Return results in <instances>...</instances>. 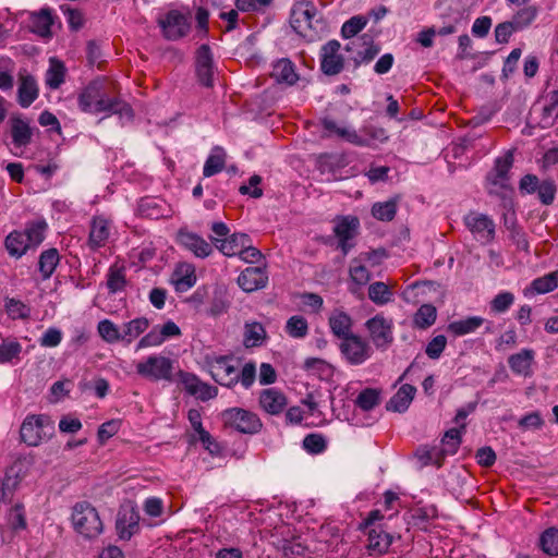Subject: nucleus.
<instances>
[{"label":"nucleus","mask_w":558,"mask_h":558,"mask_svg":"<svg viewBox=\"0 0 558 558\" xmlns=\"http://www.w3.org/2000/svg\"><path fill=\"white\" fill-rule=\"evenodd\" d=\"M77 104L83 112L90 114L133 117L132 108L120 97L117 85L107 78L94 80L85 86L78 94Z\"/></svg>","instance_id":"nucleus-1"},{"label":"nucleus","mask_w":558,"mask_h":558,"mask_svg":"<svg viewBox=\"0 0 558 558\" xmlns=\"http://www.w3.org/2000/svg\"><path fill=\"white\" fill-rule=\"evenodd\" d=\"M72 524L74 530L87 539L99 536L104 530L97 510L87 501L77 502L73 507Z\"/></svg>","instance_id":"nucleus-2"},{"label":"nucleus","mask_w":558,"mask_h":558,"mask_svg":"<svg viewBox=\"0 0 558 558\" xmlns=\"http://www.w3.org/2000/svg\"><path fill=\"white\" fill-rule=\"evenodd\" d=\"M54 433V422L46 414L27 415L20 428L21 440L31 447L40 445Z\"/></svg>","instance_id":"nucleus-3"},{"label":"nucleus","mask_w":558,"mask_h":558,"mask_svg":"<svg viewBox=\"0 0 558 558\" xmlns=\"http://www.w3.org/2000/svg\"><path fill=\"white\" fill-rule=\"evenodd\" d=\"M205 361L217 384L232 388L239 383V365L234 364L236 360L232 355L206 356Z\"/></svg>","instance_id":"nucleus-4"},{"label":"nucleus","mask_w":558,"mask_h":558,"mask_svg":"<svg viewBox=\"0 0 558 558\" xmlns=\"http://www.w3.org/2000/svg\"><path fill=\"white\" fill-rule=\"evenodd\" d=\"M221 421L225 427L242 434H256L263 426L257 414L242 408H230L222 411Z\"/></svg>","instance_id":"nucleus-5"},{"label":"nucleus","mask_w":558,"mask_h":558,"mask_svg":"<svg viewBox=\"0 0 558 558\" xmlns=\"http://www.w3.org/2000/svg\"><path fill=\"white\" fill-rule=\"evenodd\" d=\"M136 373L151 381H172L173 362L163 355H149L136 364Z\"/></svg>","instance_id":"nucleus-6"},{"label":"nucleus","mask_w":558,"mask_h":558,"mask_svg":"<svg viewBox=\"0 0 558 558\" xmlns=\"http://www.w3.org/2000/svg\"><path fill=\"white\" fill-rule=\"evenodd\" d=\"M162 36L167 40H179L191 31V16L179 10H169L157 20Z\"/></svg>","instance_id":"nucleus-7"},{"label":"nucleus","mask_w":558,"mask_h":558,"mask_svg":"<svg viewBox=\"0 0 558 558\" xmlns=\"http://www.w3.org/2000/svg\"><path fill=\"white\" fill-rule=\"evenodd\" d=\"M344 50L349 54L348 60L353 61L354 69H357L362 63L371 62L379 53L380 47L371 35L364 34L349 41Z\"/></svg>","instance_id":"nucleus-8"},{"label":"nucleus","mask_w":558,"mask_h":558,"mask_svg":"<svg viewBox=\"0 0 558 558\" xmlns=\"http://www.w3.org/2000/svg\"><path fill=\"white\" fill-rule=\"evenodd\" d=\"M339 350L343 359L351 365H361L373 354V349L367 340L353 333L339 343Z\"/></svg>","instance_id":"nucleus-9"},{"label":"nucleus","mask_w":558,"mask_h":558,"mask_svg":"<svg viewBox=\"0 0 558 558\" xmlns=\"http://www.w3.org/2000/svg\"><path fill=\"white\" fill-rule=\"evenodd\" d=\"M372 343L378 350H387L393 342V324L383 314H377L365 323Z\"/></svg>","instance_id":"nucleus-10"},{"label":"nucleus","mask_w":558,"mask_h":558,"mask_svg":"<svg viewBox=\"0 0 558 558\" xmlns=\"http://www.w3.org/2000/svg\"><path fill=\"white\" fill-rule=\"evenodd\" d=\"M360 220L355 216H340L335 220L333 233L338 239V247L347 255L354 246L353 240L359 234Z\"/></svg>","instance_id":"nucleus-11"},{"label":"nucleus","mask_w":558,"mask_h":558,"mask_svg":"<svg viewBox=\"0 0 558 558\" xmlns=\"http://www.w3.org/2000/svg\"><path fill=\"white\" fill-rule=\"evenodd\" d=\"M465 429V424H461L459 428H450L441 439L442 448L440 450L433 449L427 451L422 458L424 463H433L437 468L442 465L444 459L448 454H454L461 444V430Z\"/></svg>","instance_id":"nucleus-12"},{"label":"nucleus","mask_w":558,"mask_h":558,"mask_svg":"<svg viewBox=\"0 0 558 558\" xmlns=\"http://www.w3.org/2000/svg\"><path fill=\"white\" fill-rule=\"evenodd\" d=\"M316 9L314 4L310 1H301L293 5L291 15H290V24L291 27L298 33L300 36L304 38H312V22L315 17Z\"/></svg>","instance_id":"nucleus-13"},{"label":"nucleus","mask_w":558,"mask_h":558,"mask_svg":"<svg viewBox=\"0 0 558 558\" xmlns=\"http://www.w3.org/2000/svg\"><path fill=\"white\" fill-rule=\"evenodd\" d=\"M465 227L474 238L484 243H489L495 238V223L487 215L470 213L463 218Z\"/></svg>","instance_id":"nucleus-14"},{"label":"nucleus","mask_w":558,"mask_h":558,"mask_svg":"<svg viewBox=\"0 0 558 558\" xmlns=\"http://www.w3.org/2000/svg\"><path fill=\"white\" fill-rule=\"evenodd\" d=\"M341 45L332 39L320 48V70L324 74L332 76L339 74L344 68V58L340 53Z\"/></svg>","instance_id":"nucleus-15"},{"label":"nucleus","mask_w":558,"mask_h":558,"mask_svg":"<svg viewBox=\"0 0 558 558\" xmlns=\"http://www.w3.org/2000/svg\"><path fill=\"white\" fill-rule=\"evenodd\" d=\"M195 71L198 82L205 87L214 85V57L209 45L203 44L195 51Z\"/></svg>","instance_id":"nucleus-16"},{"label":"nucleus","mask_w":558,"mask_h":558,"mask_svg":"<svg viewBox=\"0 0 558 558\" xmlns=\"http://www.w3.org/2000/svg\"><path fill=\"white\" fill-rule=\"evenodd\" d=\"M57 19L51 8H41L29 14V29L44 39H50L53 36L52 26Z\"/></svg>","instance_id":"nucleus-17"},{"label":"nucleus","mask_w":558,"mask_h":558,"mask_svg":"<svg viewBox=\"0 0 558 558\" xmlns=\"http://www.w3.org/2000/svg\"><path fill=\"white\" fill-rule=\"evenodd\" d=\"M178 243L198 258H205L213 253V246L201 235L186 230H179Z\"/></svg>","instance_id":"nucleus-18"},{"label":"nucleus","mask_w":558,"mask_h":558,"mask_svg":"<svg viewBox=\"0 0 558 558\" xmlns=\"http://www.w3.org/2000/svg\"><path fill=\"white\" fill-rule=\"evenodd\" d=\"M267 282L268 275L263 267H247L238 277V284L245 292L263 289Z\"/></svg>","instance_id":"nucleus-19"},{"label":"nucleus","mask_w":558,"mask_h":558,"mask_svg":"<svg viewBox=\"0 0 558 558\" xmlns=\"http://www.w3.org/2000/svg\"><path fill=\"white\" fill-rule=\"evenodd\" d=\"M367 535L366 549L371 556H380L388 551L392 536L384 531L381 526L362 530Z\"/></svg>","instance_id":"nucleus-20"},{"label":"nucleus","mask_w":558,"mask_h":558,"mask_svg":"<svg viewBox=\"0 0 558 558\" xmlns=\"http://www.w3.org/2000/svg\"><path fill=\"white\" fill-rule=\"evenodd\" d=\"M10 135L15 148H24L32 143L33 129L21 116L10 118Z\"/></svg>","instance_id":"nucleus-21"},{"label":"nucleus","mask_w":558,"mask_h":558,"mask_svg":"<svg viewBox=\"0 0 558 558\" xmlns=\"http://www.w3.org/2000/svg\"><path fill=\"white\" fill-rule=\"evenodd\" d=\"M110 236V221L102 216L92 219L88 246L93 251L104 247Z\"/></svg>","instance_id":"nucleus-22"},{"label":"nucleus","mask_w":558,"mask_h":558,"mask_svg":"<svg viewBox=\"0 0 558 558\" xmlns=\"http://www.w3.org/2000/svg\"><path fill=\"white\" fill-rule=\"evenodd\" d=\"M328 326L331 333L340 341L354 332L353 319L351 316L342 310H333L328 317Z\"/></svg>","instance_id":"nucleus-23"},{"label":"nucleus","mask_w":558,"mask_h":558,"mask_svg":"<svg viewBox=\"0 0 558 558\" xmlns=\"http://www.w3.org/2000/svg\"><path fill=\"white\" fill-rule=\"evenodd\" d=\"M171 282L177 292H185L196 283V274L194 265L190 263H179L171 276Z\"/></svg>","instance_id":"nucleus-24"},{"label":"nucleus","mask_w":558,"mask_h":558,"mask_svg":"<svg viewBox=\"0 0 558 558\" xmlns=\"http://www.w3.org/2000/svg\"><path fill=\"white\" fill-rule=\"evenodd\" d=\"M216 247L226 256H235L241 254L243 247L251 242L245 233H233L225 239L213 238Z\"/></svg>","instance_id":"nucleus-25"},{"label":"nucleus","mask_w":558,"mask_h":558,"mask_svg":"<svg viewBox=\"0 0 558 558\" xmlns=\"http://www.w3.org/2000/svg\"><path fill=\"white\" fill-rule=\"evenodd\" d=\"M259 404L262 409L268 414L277 415L280 414L286 408L287 398L279 390L275 388H267L262 390L259 395Z\"/></svg>","instance_id":"nucleus-26"},{"label":"nucleus","mask_w":558,"mask_h":558,"mask_svg":"<svg viewBox=\"0 0 558 558\" xmlns=\"http://www.w3.org/2000/svg\"><path fill=\"white\" fill-rule=\"evenodd\" d=\"M535 352L532 349H522L508 357V364L511 372L515 375L524 377L532 375V364L534 362Z\"/></svg>","instance_id":"nucleus-27"},{"label":"nucleus","mask_w":558,"mask_h":558,"mask_svg":"<svg viewBox=\"0 0 558 558\" xmlns=\"http://www.w3.org/2000/svg\"><path fill=\"white\" fill-rule=\"evenodd\" d=\"M436 12L441 24L456 25L461 22L463 12L458 0H439Z\"/></svg>","instance_id":"nucleus-28"},{"label":"nucleus","mask_w":558,"mask_h":558,"mask_svg":"<svg viewBox=\"0 0 558 558\" xmlns=\"http://www.w3.org/2000/svg\"><path fill=\"white\" fill-rule=\"evenodd\" d=\"M39 89L35 77L31 74L20 75L17 102L22 108L29 107L38 97Z\"/></svg>","instance_id":"nucleus-29"},{"label":"nucleus","mask_w":558,"mask_h":558,"mask_svg":"<svg viewBox=\"0 0 558 558\" xmlns=\"http://www.w3.org/2000/svg\"><path fill=\"white\" fill-rule=\"evenodd\" d=\"M61 256L54 247L43 251L38 257L37 271L41 281L50 279L60 264Z\"/></svg>","instance_id":"nucleus-30"},{"label":"nucleus","mask_w":558,"mask_h":558,"mask_svg":"<svg viewBox=\"0 0 558 558\" xmlns=\"http://www.w3.org/2000/svg\"><path fill=\"white\" fill-rule=\"evenodd\" d=\"M416 392V388L410 384L402 385L399 390L390 398L386 409L392 412L402 413L408 410Z\"/></svg>","instance_id":"nucleus-31"},{"label":"nucleus","mask_w":558,"mask_h":558,"mask_svg":"<svg viewBox=\"0 0 558 558\" xmlns=\"http://www.w3.org/2000/svg\"><path fill=\"white\" fill-rule=\"evenodd\" d=\"M140 515L134 510L120 512L117 519V531L122 539H130L140 530Z\"/></svg>","instance_id":"nucleus-32"},{"label":"nucleus","mask_w":558,"mask_h":558,"mask_svg":"<svg viewBox=\"0 0 558 558\" xmlns=\"http://www.w3.org/2000/svg\"><path fill=\"white\" fill-rule=\"evenodd\" d=\"M271 77L276 82L287 85H293L299 80L295 66L289 59H280L274 64Z\"/></svg>","instance_id":"nucleus-33"},{"label":"nucleus","mask_w":558,"mask_h":558,"mask_svg":"<svg viewBox=\"0 0 558 558\" xmlns=\"http://www.w3.org/2000/svg\"><path fill=\"white\" fill-rule=\"evenodd\" d=\"M512 162L513 156L511 153L497 158L495 160L494 169L487 174V181L494 185H504V181L508 179V172Z\"/></svg>","instance_id":"nucleus-34"},{"label":"nucleus","mask_w":558,"mask_h":558,"mask_svg":"<svg viewBox=\"0 0 558 558\" xmlns=\"http://www.w3.org/2000/svg\"><path fill=\"white\" fill-rule=\"evenodd\" d=\"M322 125L324 130L328 132V135L336 134L353 145L367 144L360 138V134L355 130L338 126L337 123L329 118L322 119Z\"/></svg>","instance_id":"nucleus-35"},{"label":"nucleus","mask_w":558,"mask_h":558,"mask_svg":"<svg viewBox=\"0 0 558 558\" xmlns=\"http://www.w3.org/2000/svg\"><path fill=\"white\" fill-rule=\"evenodd\" d=\"M48 225L45 219H35L25 225V238L32 248L39 246L46 238Z\"/></svg>","instance_id":"nucleus-36"},{"label":"nucleus","mask_w":558,"mask_h":558,"mask_svg":"<svg viewBox=\"0 0 558 558\" xmlns=\"http://www.w3.org/2000/svg\"><path fill=\"white\" fill-rule=\"evenodd\" d=\"M5 247L13 257H22L28 250H33L27 243L25 233L22 231H12L5 238Z\"/></svg>","instance_id":"nucleus-37"},{"label":"nucleus","mask_w":558,"mask_h":558,"mask_svg":"<svg viewBox=\"0 0 558 558\" xmlns=\"http://www.w3.org/2000/svg\"><path fill=\"white\" fill-rule=\"evenodd\" d=\"M484 323H485V319L483 317L471 316L465 319L456 320V322L450 323L448 325L447 329L452 335L460 337V336H464V335L474 332Z\"/></svg>","instance_id":"nucleus-38"},{"label":"nucleus","mask_w":558,"mask_h":558,"mask_svg":"<svg viewBox=\"0 0 558 558\" xmlns=\"http://www.w3.org/2000/svg\"><path fill=\"white\" fill-rule=\"evenodd\" d=\"M149 327V322L145 317L134 318L123 325L122 342L130 344L134 339L140 337Z\"/></svg>","instance_id":"nucleus-39"},{"label":"nucleus","mask_w":558,"mask_h":558,"mask_svg":"<svg viewBox=\"0 0 558 558\" xmlns=\"http://www.w3.org/2000/svg\"><path fill=\"white\" fill-rule=\"evenodd\" d=\"M226 163V153L221 147H215L213 153L208 156L205 161L203 174L206 178L213 177L219 173Z\"/></svg>","instance_id":"nucleus-40"},{"label":"nucleus","mask_w":558,"mask_h":558,"mask_svg":"<svg viewBox=\"0 0 558 558\" xmlns=\"http://www.w3.org/2000/svg\"><path fill=\"white\" fill-rule=\"evenodd\" d=\"M126 286L125 268L118 264L110 266L107 274V288L110 293L122 291Z\"/></svg>","instance_id":"nucleus-41"},{"label":"nucleus","mask_w":558,"mask_h":558,"mask_svg":"<svg viewBox=\"0 0 558 558\" xmlns=\"http://www.w3.org/2000/svg\"><path fill=\"white\" fill-rule=\"evenodd\" d=\"M65 68L63 63L56 58L50 59V66L46 72V85L51 89H57L64 82Z\"/></svg>","instance_id":"nucleus-42"},{"label":"nucleus","mask_w":558,"mask_h":558,"mask_svg":"<svg viewBox=\"0 0 558 558\" xmlns=\"http://www.w3.org/2000/svg\"><path fill=\"white\" fill-rule=\"evenodd\" d=\"M437 318V310L432 304H423L418 307L413 317L414 326L426 329L434 325Z\"/></svg>","instance_id":"nucleus-43"},{"label":"nucleus","mask_w":558,"mask_h":558,"mask_svg":"<svg viewBox=\"0 0 558 558\" xmlns=\"http://www.w3.org/2000/svg\"><path fill=\"white\" fill-rule=\"evenodd\" d=\"M14 61L9 57H0V89L10 90L14 86Z\"/></svg>","instance_id":"nucleus-44"},{"label":"nucleus","mask_w":558,"mask_h":558,"mask_svg":"<svg viewBox=\"0 0 558 558\" xmlns=\"http://www.w3.org/2000/svg\"><path fill=\"white\" fill-rule=\"evenodd\" d=\"M558 286V271L538 277L531 282L530 289L534 293L543 294L554 291Z\"/></svg>","instance_id":"nucleus-45"},{"label":"nucleus","mask_w":558,"mask_h":558,"mask_svg":"<svg viewBox=\"0 0 558 558\" xmlns=\"http://www.w3.org/2000/svg\"><path fill=\"white\" fill-rule=\"evenodd\" d=\"M397 214V201L389 199L386 202L375 203L372 207V215L380 221H391Z\"/></svg>","instance_id":"nucleus-46"},{"label":"nucleus","mask_w":558,"mask_h":558,"mask_svg":"<svg viewBox=\"0 0 558 558\" xmlns=\"http://www.w3.org/2000/svg\"><path fill=\"white\" fill-rule=\"evenodd\" d=\"M266 336L265 328L259 323H251L245 325L244 345L246 348L258 347L262 344Z\"/></svg>","instance_id":"nucleus-47"},{"label":"nucleus","mask_w":558,"mask_h":558,"mask_svg":"<svg viewBox=\"0 0 558 558\" xmlns=\"http://www.w3.org/2000/svg\"><path fill=\"white\" fill-rule=\"evenodd\" d=\"M558 118V89L549 95L548 104L543 108L541 124L543 128L554 125L555 120Z\"/></svg>","instance_id":"nucleus-48"},{"label":"nucleus","mask_w":558,"mask_h":558,"mask_svg":"<svg viewBox=\"0 0 558 558\" xmlns=\"http://www.w3.org/2000/svg\"><path fill=\"white\" fill-rule=\"evenodd\" d=\"M286 332L295 339L305 338L308 333L307 320L301 315L291 316L287 320Z\"/></svg>","instance_id":"nucleus-49"},{"label":"nucleus","mask_w":558,"mask_h":558,"mask_svg":"<svg viewBox=\"0 0 558 558\" xmlns=\"http://www.w3.org/2000/svg\"><path fill=\"white\" fill-rule=\"evenodd\" d=\"M97 331L107 343L122 341V331L110 319H102L97 325Z\"/></svg>","instance_id":"nucleus-50"},{"label":"nucleus","mask_w":558,"mask_h":558,"mask_svg":"<svg viewBox=\"0 0 558 558\" xmlns=\"http://www.w3.org/2000/svg\"><path fill=\"white\" fill-rule=\"evenodd\" d=\"M539 547L549 556H558V529L545 530L539 537Z\"/></svg>","instance_id":"nucleus-51"},{"label":"nucleus","mask_w":558,"mask_h":558,"mask_svg":"<svg viewBox=\"0 0 558 558\" xmlns=\"http://www.w3.org/2000/svg\"><path fill=\"white\" fill-rule=\"evenodd\" d=\"M360 138L367 144L361 145L362 147H371L376 143H384L388 140V135L385 129L368 125L362 129V135Z\"/></svg>","instance_id":"nucleus-52"},{"label":"nucleus","mask_w":558,"mask_h":558,"mask_svg":"<svg viewBox=\"0 0 558 558\" xmlns=\"http://www.w3.org/2000/svg\"><path fill=\"white\" fill-rule=\"evenodd\" d=\"M368 296L374 303L383 305L391 301L392 292L385 282L377 281L369 286Z\"/></svg>","instance_id":"nucleus-53"},{"label":"nucleus","mask_w":558,"mask_h":558,"mask_svg":"<svg viewBox=\"0 0 558 558\" xmlns=\"http://www.w3.org/2000/svg\"><path fill=\"white\" fill-rule=\"evenodd\" d=\"M537 16V9L533 5L524 7L520 9L513 16H512V24L515 26L518 31H521L529 25L532 24V22Z\"/></svg>","instance_id":"nucleus-54"},{"label":"nucleus","mask_w":558,"mask_h":558,"mask_svg":"<svg viewBox=\"0 0 558 558\" xmlns=\"http://www.w3.org/2000/svg\"><path fill=\"white\" fill-rule=\"evenodd\" d=\"M367 19L362 15L352 16L343 23L341 35L343 38H356L355 36L366 26Z\"/></svg>","instance_id":"nucleus-55"},{"label":"nucleus","mask_w":558,"mask_h":558,"mask_svg":"<svg viewBox=\"0 0 558 558\" xmlns=\"http://www.w3.org/2000/svg\"><path fill=\"white\" fill-rule=\"evenodd\" d=\"M5 310L12 319H26L31 315V308L20 300L9 299Z\"/></svg>","instance_id":"nucleus-56"},{"label":"nucleus","mask_w":558,"mask_h":558,"mask_svg":"<svg viewBox=\"0 0 558 558\" xmlns=\"http://www.w3.org/2000/svg\"><path fill=\"white\" fill-rule=\"evenodd\" d=\"M22 351V345L15 340H7L0 344V363L12 362L13 359L19 357Z\"/></svg>","instance_id":"nucleus-57"},{"label":"nucleus","mask_w":558,"mask_h":558,"mask_svg":"<svg viewBox=\"0 0 558 558\" xmlns=\"http://www.w3.org/2000/svg\"><path fill=\"white\" fill-rule=\"evenodd\" d=\"M379 403V393L377 390L367 388L360 392L356 398V404L364 411L374 409Z\"/></svg>","instance_id":"nucleus-58"},{"label":"nucleus","mask_w":558,"mask_h":558,"mask_svg":"<svg viewBox=\"0 0 558 558\" xmlns=\"http://www.w3.org/2000/svg\"><path fill=\"white\" fill-rule=\"evenodd\" d=\"M326 447V439L320 434H308L303 439V448L310 453H322Z\"/></svg>","instance_id":"nucleus-59"},{"label":"nucleus","mask_w":558,"mask_h":558,"mask_svg":"<svg viewBox=\"0 0 558 558\" xmlns=\"http://www.w3.org/2000/svg\"><path fill=\"white\" fill-rule=\"evenodd\" d=\"M8 523L14 531L26 529V518L24 507L22 505H15L9 513Z\"/></svg>","instance_id":"nucleus-60"},{"label":"nucleus","mask_w":558,"mask_h":558,"mask_svg":"<svg viewBox=\"0 0 558 558\" xmlns=\"http://www.w3.org/2000/svg\"><path fill=\"white\" fill-rule=\"evenodd\" d=\"M514 302V295L511 292H501L490 302V310L495 313H505Z\"/></svg>","instance_id":"nucleus-61"},{"label":"nucleus","mask_w":558,"mask_h":558,"mask_svg":"<svg viewBox=\"0 0 558 558\" xmlns=\"http://www.w3.org/2000/svg\"><path fill=\"white\" fill-rule=\"evenodd\" d=\"M447 345V338L444 335L434 337L426 345L425 353L429 359L437 360L440 357Z\"/></svg>","instance_id":"nucleus-62"},{"label":"nucleus","mask_w":558,"mask_h":558,"mask_svg":"<svg viewBox=\"0 0 558 558\" xmlns=\"http://www.w3.org/2000/svg\"><path fill=\"white\" fill-rule=\"evenodd\" d=\"M60 8L66 16V21L71 29L78 31L83 27L84 15L80 10L73 9L69 5H61Z\"/></svg>","instance_id":"nucleus-63"},{"label":"nucleus","mask_w":558,"mask_h":558,"mask_svg":"<svg viewBox=\"0 0 558 558\" xmlns=\"http://www.w3.org/2000/svg\"><path fill=\"white\" fill-rule=\"evenodd\" d=\"M556 191L557 189L553 180H545L539 183L537 193L542 204L550 205L555 199Z\"/></svg>","instance_id":"nucleus-64"}]
</instances>
